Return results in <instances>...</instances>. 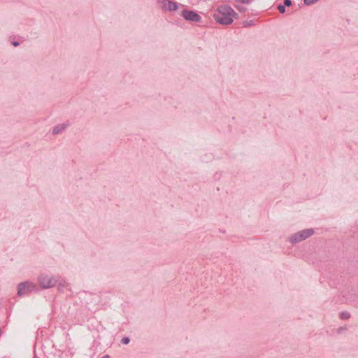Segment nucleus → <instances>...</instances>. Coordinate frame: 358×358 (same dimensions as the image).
<instances>
[{
    "label": "nucleus",
    "mask_w": 358,
    "mask_h": 358,
    "mask_svg": "<svg viewBox=\"0 0 358 358\" xmlns=\"http://www.w3.org/2000/svg\"><path fill=\"white\" fill-rule=\"evenodd\" d=\"M237 14L229 6L221 5L217 7V12L214 14L215 20L221 24L228 25L233 22L234 17Z\"/></svg>",
    "instance_id": "obj_1"
},
{
    "label": "nucleus",
    "mask_w": 358,
    "mask_h": 358,
    "mask_svg": "<svg viewBox=\"0 0 358 358\" xmlns=\"http://www.w3.org/2000/svg\"><path fill=\"white\" fill-rule=\"evenodd\" d=\"M313 234L314 230L312 229H304L290 236L289 241L292 243H297L310 237Z\"/></svg>",
    "instance_id": "obj_2"
},
{
    "label": "nucleus",
    "mask_w": 358,
    "mask_h": 358,
    "mask_svg": "<svg viewBox=\"0 0 358 358\" xmlns=\"http://www.w3.org/2000/svg\"><path fill=\"white\" fill-rule=\"evenodd\" d=\"M35 290H36V285L29 281H26L19 284L17 294L19 296H24Z\"/></svg>",
    "instance_id": "obj_3"
},
{
    "label": "nucleus",
    "mask_w": 358,
    "mask_h": 358,
    "mask_svg": "<svg viewBox=\"0 0 358 358\" xmlns=\"http://www.w3.org/2000/svg\"><path fill=\"white\" fill-rule=\"evenodd\" d=\"M38 281L41 286L44 289L52 287L57 283V280L54 277L48 275H40Z\"/></svg>",
    "instance_id": "obj_4"
},
{
    "label": "nucleus",
    "mask_w": 358,
    "mask_h": 358,
    "mask_svg": "<svg viewBox=\"0 0 358 358\" xmlns=\"http://www.w3.org/2000/svg\"><path fill=\"white\" fill-rule=\"evenodd\" d=\"M182 16L185 20L192 22H199L201 20V17L196 13L192 10L182 11Z\"/></svg>",
    "instance_id": "obj_5"
},
{
    "label": "nucleus",
    "mask_w": 358,
    "mask_h": 358,
    "mask_svg": "<svg viewBox=\"0 0 358 358\" xmlns=\"http://www.w3.org/2000/svg\"><path fill=\"white\" fill-rule=\"evenodd\" d=\"M66 128V125L64 124H58L57 126L55 127L52 130L53 134H58L62 132Z\"/></svg>",
    "instance_id": "obj_6"
},
{
    "label": "nucleus",
    "mask_w": 358,
    "mask_h": 358,
    "mask_svg": "<svg viewBox=\"0 0 358 358\" xmlns=\"http://www.w3.org/2000/svg\"><path fill=\"white\" fill-rule=\"evenodd\" d=\"M165 8L170 11L176 10L178 9V4L176 2L168 1L165 4Z\"/></svg>",
    "instance_id": "obj_7"
},
{
    "label": "nucleus",
    "mask_w": 358,
    "mask_h": 358,
    "mask_svg": "<svg viewBox=\"0 0 358 358\" xmlns=\"http://www.w3.org/2000/svg\"><path fill=\"white\" fill-rule=\"evenodd\" d=\"M235 8L238 10L240 12H245L247 9L244 6L239 5L238 3H236L234 5Z\"/></svg>",
    "instance_id": "obj_8"
},
{
    "label": "nucleus",
    "mask_w": 358,
    "mask_h": 358,
    "mask_svg": "<svg viewBox=\"0 0 358 358\" xmlns=\"http://www.w3.org/2000/svg\"><path fill=\"white\" fill-rule=\"evenodd\" d=\"M251 0H235V2L237 3H244V4H248L250 3Z\"/></svg>",
    "instance_id": "obj_9"
},
{
    "label": "nucleus",
    "mask_w": 358,
    "mask_h": 358,
    "mask_svg": "<svg viewBox=\"0 0 358 358\" xmlns=\"http://www.w3.org/2000/svg\"><path fill=\"white\" fill-rule=\"evenodd\" d=\"M278 10L280 13H284L285 12V6L284 5H279L278 6Z\"/></svg>",
    "instance_id": "obj_10"
},
{
    "label": "nucleus",
    "mask_w": 358,
    "mask_h": 358,
    "mask_svg": "<svg viewBox=\"0 0 358 358\" xmlns=\"http://www.w3.org/2000/svg\"><path fill=\"white\" fill-rule=\"evenodd\" d=\"M130 341V339L128 337H124L122 340H121V343L124 345H127L129 343Z\"/></svg>",
    "instance_id": "obj_11"
},
{
    "label": "nucleus",
    "mask_w": 358,
    "mask_h": 358,
    "mask_svg": "<svg viewBox=\"0 0 358 358\" xmlns=\"http://www.w3.org/2000/svg\"><path fill=\"white\" fill-rule=\"evenodd\" d=\"M341 317L342 319H348L350 317V314L348 313H342Z\"/></svg>",
    "instance_id": "obj_12"
},
{
    "label": "nucleus",
    "mask_w": 358,
    "mask_h": 358,
    "mask_svg": "<svg viewBox=\"0 0 358 358\" xmlns=\"http://www.w3.org/2000/svg\"><path fill=\"white\" fill-rule=\"evenodd\" d=\"M292 5V1L291 0H285L284 1V6H289Z\"/></svg>",
    "instance_id": "obj_13"
},
{
    "label": "nucleus",
    "mask_w": 358,
    "mask_h": 358,
    "mask_svg": "<svg viewBox=\"0 0 358 358\" xmlns=\"http://www.w3.org/2000/svg\"><path fill=\"white\" fill-rule=\"evenodd\" d=\"M252 24V21H250V22H245L244 23V26L246 27V26H249V25H251Z\"/></svg>",
    "instance_id": "obj_14"
},
{
    "label": "nucleus",
    "mask_w": 358,
    "mask_h": 358,
    "mask_svg": "<svg viewBox=\"0 0 358 358\" xmlns=\"http://www.w3.org/2000/svg\"><path fill=\"white\" fill-rule=\"evenodd\" d=\"M13 45L14 46L17 47V46H18V45H19V43H18V42H17V41H15V42H13Z\"/></svg>",
    "instance_id": "obj_15"
},
{
    "label": "nucleus",
    "mask_w": 358,
    "mask_h": 358,
    "mask_svg": "<svg viewBox=\"0 0 358 358\" xmlns=\"http://www.w3.org/2000/svg\"><path fill=\"white\" fill-rule=\"evenodd\" d=\"M101 358H110V357L108 355H104L103 357H102Z\"/></svg>",
    "instance_id": "obj_16"
}]
</instances>
